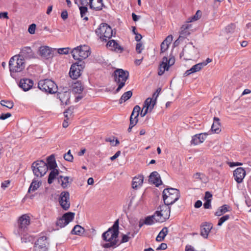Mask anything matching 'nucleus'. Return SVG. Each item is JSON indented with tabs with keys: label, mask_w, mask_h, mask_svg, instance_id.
I'll use <instances>...</instances> for the list:
<instances>
[{
	"label": "nucleus",
	"mask_w": 251,
	"mask_h": 251,
	"mask_svg": "<svg viewBox=\"0 0 251 251\" xmlns=\"http://www.w3.org/2000/svg\"><path fill=\"white\" fill-rule=\"evenodd\" d=\"M180 198L179 191L175 188L165 189L163 191V199L165 204L172 205Z\"/></svg>",
	"instance_id": "nucleus-5"
},
{
	"label": "nucleus",
	"mask_w": 251,
	"mask_h": 251,
	"mask_svg": "<svg viewBox=\"0 0 251 251\" xmlns=\"http://www.w3.org/2000/svg\"><path fill=\"white\" fill-rule=\"evenodd\" d=\"M58 201L64 210H68L70 207V193L68 191L62 192L59 195Z\"/></svg>",
	"instance_id": "nucleus-12"
},
{
	"label": "nucleus",
	"mask_w": 251,
	"mask_h": 251,
	"mask_svg": "<svg viewBox=\"0 0 251 251\" xmlns=\"http://www.w3.org/2000/svg\"><path fill=\"white\" fill-rule=\"evenodd\" d=\"M69 179L70 177L68 176H59L58 177V182L61 183V185L63 188H67L68 186L70 183Z\"/></svg>",
	"instance_id": "nucleus-32"
},
{
	"label": "nucleus",
	"mask_w": 251,
	"mask_h": 251,
	"mask_svg": "<svg viewBox=\"0 0 251 251\" xmlns=\"http://www.w3.org/2000/svg\"><path fill=\"white\" fill-rule=\"evenodd\" d=\"M40 53L43 57L49 58L51 55V50L47 46L41 47L39 50Z\"/></svg>",
	"instance_id": "nucleus-31"
},
{
	"label": "nucleus",
	"mask_w": 251,
	"mask_h": 251,
	"mask_svg": "<svg viewBox=\"0 0 251 251\" xmlns=\"http://www.w3.org/2000/svg\"><path fill=\"white\" fill-rule=\"evenodd\" d=\"M83 89V86L80 81H77L72 84V91L75 93L80 94Z\"/></svg>",
	"instance_id": "nucleus-29"
},
{
	"label": "nucleus",
	"mask_w": 251,
	"mask_h": 251,
	"mask_svg": "<svg viewBox=\"0 0 251 251\" xmlns=\"http://www.w3.org/2000/svg\"><path fill=\"white\" fill-rule=\"evenodd\" d=\"M78 5L79 6L80 10L81 17L83 18L84 20L88 21V18L86 16V14L88 13V8L87 6L82 5L81 6H80L79 5Z\"/></svg>",
	"instance_id": "nucleus-37"
},
{
	"label": "nucleus",
	"mask_w": 251,
	"mask_h": 251,
	"mask_svg": "<svg viewBox=\"0 0 251 251\" xmlns=\"http://www.w3.org/2000/svg\"><path fill=\"white\" fill-rule=\"evenodd\" d=\"M72 113V112L71 110L70 109H68L64 112V116L67 120L69 119V116H71Z\"/></svg>",
	"instance_id": "nucleus-60"
},
{
	"label": "nucleus",
	"mask_w": 251,
	"mask_h": 251,
	"mask_svg": "<svg viewBox=\"0 0 251 251\" xmlns=\"http://www.w3.org/2000/svg\"><path fill=\"white\" fill-rule=\"evenodd\" d=\"M40 184L39 182H37L36 180L33 179L28 190V192L30 193L31 191H35L40 187Z\"/></svg>",
	"instance_id": "nucleus-40"
},
{
	"label": "nucleus",
	"mask_w": 251,
	"mask_h": 251,
	"mask_svg": "<svg viewBox=\"0 0 251 251\" xmlns=\"http://www.w3.org/2000/svg\"><path fill=\"white\" fill-rule=\"evenodd\" d=\"M168 58L166 57L163 58L162 63L160 65L159 67V71L158 74L159 75H162L165 71H168L169 69V66L167 64Z\"/></svg>",
	"instance_id": "nucleus-25"
},
{
	"label": "nucleus",
	"mask_w": 251,
	"mask_h": 251,
	"mask_svg": "<svg viewBox=\"0 0 251 251\" xmlns=\"http://www.w3.org/2000/svg\"><path fill=\"white\" fill-rule=\"evenodd\" d=\"M61 17L64 20H66L68 18V12L66 10H64L61 12Z\"/></svg>",
	"instance_id": "nucleus-62"
},
{
	"label": "nucleus",
	"mask_w": 251,
	"mask_h": 251,
	"mask_svg": "<svg viewBox=\"0 0 251 251\" xmlns=\"http://www.w3.org/2000/svg\"><path fill=\"white\" fill-rule=\"evenodd\" d=\"M119 219H117L113 225L102 234V239L107 242L102 245L104 248H116L118 245V237L119 233Z\"/></svg>",
	"instance_id": "nucleus-1"
},
{
	"label": "nucleus",
	"mask_w": 251,
	"mask_h": 251,
	"mask_svg": "<svg viewBox=\"0 0 251 251\" xmlns=\"http://www.w3.org/2000/svg\"><path fill=\"white\" fill-rule=\"evenodd\" d=\"M149 180L155 184L157 187H158L162 184V181L161 180L160 175L156 171L153 172L151 174Z\"/></svg>",
	"instance_id": "nucleus-19"
},
{
	"label": "nucleus",
	"mask_w": 251,
	"mask_h": 251,
	"mask_svg": "<svg viewBox=\"0 0 251 251\" xmlns=\"http://www.w3.org/2000/svg\"><path fill=\"white\" fill-rule=\"evenodd\" d=\"M175 62V59L174 57H171L168 60L167 64L169 67L174 65Z\"/></svg>",
	"instance_id": "nucleus-59"
},
{
	"label": "nucleus",
	"mask_w": 251,
	"mask_h": 251,
	"mask_svg": "<svg viewBox=\"0 0 251 251\" xmlns=\"http://www.w3.org/2000/svg\"><path fill=\"white\" fill-rule=\"evenodd\" d=\"M235 29V25L234 24H230L226 27V31L227 33H233Z\"/></svg>",
	"instance_id": "nucleus-45"
},
{
	"label": "nucleus",
	"mask_w": 251,
	"mask_h": 251,
	"mask_svg": "<svg viewBox=\"0 0 251 251\" xmlns=\"http://www.w3.org/2000/svg\"><path fill=\"white\" fill-rule=\"evenodd\" d=\"M161 52H165L169 47V45L166 44V43H164V42H162L161 44Z\"/></svg>",
	"instance_id": "nucleus-55"
},
{
	"label": "nucleus",
	"mask_w": 251,
	"mask_h": 251,
	"mask_svg": "<svg viewBox=\"0 0 251 251\" xmlns=\"http://www.w3.org/2000/svg\"><path fill=\"white\" fill-rule=\"evenodd\" d=\"M167 248V245L166 243H161L159 246V247H158L157 248H156V250L157 251H159V250H165Z\"/></svg>",
	"instance_id": "nucleus-58"
},
{
	"label": "nucleus",
	"mask_w": 251,
	"mask_h": 251,
	"mask_svg": "<svg viewBox=\"0 0 251 251\" xmlns=\"http://www.w3.org/2000/svg\"><path fill=\"white\" fill-rule=\"evenodd\" d=\"M143 50V44L141 43H138L136 46V50L138 53H140Z\"/></svg>",
	"instance_id": "nucleus-53"
},
{
	"label": "nucleus",
	"mask_w": 251,
	"mask_h": 251,
	"mask_svg": "<svg viewBox=\"0 0 251 251\" xmlns=\"http://www.w3.org/2000/svg\"><path fill=\"white\" fill-rule=\"evenodd\" d=\"M121 154V151H117L116 153L112 156H111L110 157V160H112V161H113L115 159H116L119 156V155H120Z\"/></svg>",
	"instance_id": "nucleus-63"
},
{
	"label": "nucleus",
	"mask_w": 251,
	"mask_h": 251,
	"mask_svg": "<svg viewBox=\"0 0 251 251\" xmlns=\"http://www.w3.org/2000/svg\"><path fill=\"white\" fill-rule=\"evenodd\" d=\"M34 251H48V247L46 246L44 247L34 246Z\"/></svg>",
	"instance_id": "nucleus-52"
},
{
	"label": "nucleus",
	"mask_w": 251,
	"mask_h": 251,
	"mask_svg": "<svg viewBox=\"0 0 251 251\" xmlns=\"http://www.w3.org/2000/svg\"><path fill=\"white\" fill-rule=\"evenodd\" d=\"M33 85V81L29 78H22L20 80L19 86L24 91L29 90Z\"/></svg>",
	"instance_id": "nucleus-17"
},
{
	"label": "nucleus",
	"mask_w": 251,
	"mask_h": 251,
	"mask_svg": "<svg viewBox=\"0 0 251 251\" xmlns=\"http://www.w3.org/2000/svg\"><path fill=\"white\" fill-rule=\"evenodd\" d=\"M132 95V92L131 91H128L124 93L119 100V103L121 104L123 102L128 100L131 97Z\"/></svg>",
	"instance_id": "nucleus-38"
},
{
	"label": "nucleus",
	"mask_w": 251,
	"mask_h": 251,
	"mask_svg": "<svg viewBox=\"0 0 251 251\" xmlns=\"http://www.w3.org/2000/svg\"><path fill=\"white\" fill-rule=\"evenodd\" d=\"M11 116L10 113H1V120H5Z\"/></svg>",
	"instance_id": "nucleus-61"
},
{
	"label": "nucleus",
	"mask_w": 251,
	"mask_h": 251,
	"mask_svg": "<svg viewBox=\"0 0 251 251\" xmlns=\"http://www.w3.org/2000/svg\"><path fill=\"white\" fill-rule=\"evenodd\" d=\"M201 15V12L200 10H198L195 15H194L190 20V22L197 21L200 18Z\"/></svg>",
	"instance_id": "nucleus-47"
},
{
	"label": "nucleus",
	"mask_w": 251,
	"mask_h": 251,
	"mask_svg": "<svg viewBox=\"0 0 251 251\" xmlns=\"http://www.w3.org/2000/svg\"><path fill=\"white\" fill-rule=\"evenodd\" d=\"M229 208V207L228 205L225 204L218 208L217 211L215 213V215L217 216H220L226 212L228 211Z\"/></svg>",
	"instance_id": "nucleus-35"
},
{
	"label": "nucleus",
	"mask_w": 251,
	"mask_h": 251,
	"mask_svg": "<svg viewBox=\"0 0 251 251\" xmlns=\"http://www.w3.org/2000/svg\"><path fill=\"white\" fill-rule=\"evenodd\" d=\"M172 40L173 36L172 35H170L166 38V39L163 41V42L166 43V44L169 46V45L171 43Z\"/></svg>",
	"instance_id": "nucleus-54"
},
{
	"label": "nucleus",
	"mask_w": 251,
	"mask_h": 251,
	"mask_svg": "<svg viewBox=\"0 0 251 251\" xmlns=\"http://www.w3.org/2000/svg\"><path fill=\"white\" fill-rule=\"evenodd\" d=\"M155 104V100H153V98H148L144 101L143 109H147L149 112H151Z\"/></svg>",
	"instance_id": "nucleus-23"
},
{
	"label": "nucleus",
	"mask_w": 251,
	"mask_h": 251,
	"mask_svg": "<svg viewBox=\"0 0 251 251\" xmlns=\"http://www.w3.org/2000/svg\"><path fill=\"white\" fill-rule=\"evenodd\" d=\"M212 226L210 223H205L201 226V235L204 238H207Z\"/></svg>",
	"instance_id": "nucleus-21"
},
{
	"label": "nucleus",
	"mask_w": 251,
	"mask_h": 251,
	"mask_svg": "<svg viewBox=\"0 0 251 251\" xmlns=\"http://www.w3.org/2000/svg\"><path fill=\"white\" fill-rule=\"evenodd\" d=\"M140 110L141 108L139 105L135 106L133 108L130 117H134V119H136V118H138Z\"/></svg>",
	"instance_id": "nucleus-41"
},
{
	"label": "nucleus",
	"mask_w": 251,
	"mask_h": 251,
	"mask_svg": "<svg viewBox=\"0 0 251 251\" xmlns=\"http://www.w3.org/2000/svg\"><path fill=\"white\" fill-rule=\"evenodd\" d=\"M30 220V217L27 215H23L19 218L18 227L14 230V234L18 237H21L22 242L26 243L30 241V237L27 234Z\"/></svg>",
	"instance_id": "nucleus-2"
},
{
	"label": "nucleus",
	"mask_w": 251,
	"mask_h": 251,
	"mask_svg": "<svg viewBox=\"0 0 251 251\" xmlns=\"http://www.w3.org/2000/svg\"><path fill=\"white\" fill-rule=\"evenodd\" d=\"M134 234H131L130 232L127 233V234H124L123 235L122 239L121 241V243H124L127 242L129 241V239L131 237H133Z\"/></svg>",
	"instance_id": "nucleus-44"
},
{
	"label": "nucleus",
	"mask_w": 251,
	"mask_h": 251,
	"mask_svg": "<svg viewBox=\"0 0 251 251\" xmlns=\"http://www.w3.org/2000/svg\"><path fill=\"white\" fill-rule=\"evenodd\" d=\"M203 207L205 209H209L211 207V200H207L203 204Z\"/></svg>",
	"instance_id": "nucleus-57"
},
{
	"label": "nucleus",
	"mask_w": 251,
	"mask_h": 251,
	"mask_svg": "<svg viewBox=\"0 0 251 251\" xmlns=\"http://www.w3.org/2000/svg\"><path fill=\"white\" fill-rule=\"evenodd\" d=\"M229 219V215H226L220 218L218 223V226H221L222 224Z\"/></svg>",
	"instance_id": "nucleus-46"
},
{
	"label": "nucleus",
	"mask_w": 251,
	"mask_h": 251,
	"mask_svg": "<svg viewBox=\"0 0 251 251\" xmlns=\"http://www.w3.org/2000/svg\"><path fill=\"white\" fill-rule=\"evenodd\" d=\"M20 57L25 59L33 58L35 57V54L30 47H24L21 49L19 54H17Z\"/></svg>",
	"instance_id": "nucleus-14"
},
{
	"label": "nucleus",
	"mask_w": 251,
	"mask_h": 251,
	"mask_svg": "<svg viewBox=\"0 0 251 251\" xmlns=\"http://www.w3.org/2000/svg\"><path fill=\"white\" fill-rule=\"evenodd\" d=\"M57 98L60 100L62 104L67 105L70 102V93L68 91L58 92Z\"/></svg>",
	"instance_id": "nucleus-18"
},
{
	"label": "nucleus",
	"mask_w": 251,
	"mask_h": 251,
	"mask_svg": "<svg viewBox=\"0 0 251 251\" xmlns=\"http://www.w3.org/2000/svg\"><path fill=\"white\" fill-rule=\"evenodd\" d=\"M193 177L195 179L201 180L202 181H204L206 180L205 176L203 174L200 173H195L193 176Z\"/></svg>",
	"instance_id": "nucleus-43"
},
{
	"label": "nucleus",
	"mask_w": 251,
	"mask_h": 251,
	"mask_svg": "<svg viewBox=\"0 0 251 251\" xmlns=\"http://www.w3.org/2000/svg\"><path fill=\"white\" fill-rule=\"evenodd\" d=\"M84 228L82 226L79 225H76L71 231V233L75 235H81L84 233Z\"/></svg>",
	"instance_id": "nucleus-34"
},
{
	"label": "nucleus",
	"mask_w": 251,
	"mask_h": 251,
	"mask_svg": "<svg viewBox=\"0 0 251 251\" xmlns=\"http://www.w3.org/2000/svg\"><path fill=\"white\" fill-rule=\"evenodd\" d=\"M46 165L48 170L56 169L57 164L53 155H51L47 158Z\"/></svg>",
	"instance_id": "nucleus-24"
},
{
	"label": "nucleus",
	"mask_w": 251,
	"mask_h": 251,
	"mask_svg": "<svg viewBox=\"0 0 251 251\" xmlns=\"http://www.w3.org/2000/svg\"><path fill=\"white\" fill-rule=\"evenodd\" d=\"M206 136L207 134L206 133H200L194 135L192 137V139L191 141V144L197 145L202 143L205 140Z\"/></svg>",
	"instance_id": "nucleus-20"
},
{
	"label": "nucleus",
	"mask_w": 251,
	"mask_h": 251,
	"mask_svg": "<svg viewBox=\"0 0 251 251\" xmlns=\"http://www.w3.org/2000/svg\"><path fill=\"white\" fill-rule=\"evenodd\" d=\"M64 158L65 160L69 162H72L74 159L73 155H69V154H64Z\"/></svg>",
	"instance_id": "nucleus-56"
},
{
	"label": "nucleus",
	"mask_w": 251,
	"mask_h": 251,
	"mask_svg": "<svg viewBox=\"0 0 251 251\" xmlns=\"http://www.w3.org/2000/svg\"><path fill=\"white\" fill-rule=\"evenodd\" d=\"M51 171L49 174L48 182L50 184L53 182V180L59 174V171L57 169L50 170Z\"/></svg>",
	"instance_id": "nucleus-33"
},
{
	"label": "nucleus",
	"mask_w": 251,
	"mask_h": 251,
	"mask_svg": "<svg viewBox=\"0 0 251 251\" xmlns=\"http://www.w3.org/2000/svg\"><path fill=\"white\" fill-rule=\"evenodd\" d=\"M33 172L37 177H41L44 176L48 171L46 162L43 160H38L32 164Z\"/></svg>",
	"instance_id": "nucleus-10"
},
{
	"label": "nucleus",
	"mask_w": 251,
	"mask_h": 251,
	"mask_svg": "<svg viewBox=\"0 0 251 251\" xmlns=\"http://www.w3.org/2000/svg\"><path fill=\"white\" fill-rule=\"evenodd\" d=\"M170 205L165 204L160 205L154 213L156 216V222L162 223L168 219L170 215L171 208Z\"/></svg>",
	"instance_id": "nucleus-9"
},
{
	"label": "nucleus",
	"mask_w": 251,
	"mask_h": 251,
	"mask_svg": "<svg viewBox=\"0 0 251 251\" xmlns=\"http://www.w3.org/2000/svg\"><path fill=\"white\" fill-rule=\"evenodd\" d=\"M156 216H155V213L152 216H149L147 217L145 220L144 223L147 225H151L156 222Z\"/></svg>",
	"instance_id": "nucleus-36"
},
{
	"label": "nucleus",
	"mask_w": 251,
	"mask_h": 251,
	"mask_svg": "<svg viewBox=\"0 0 251 251\" xmlns=\"http://www.w3.org/2000/svg\"><path fill=\"white\" fill-rule=\"evenodd\" d=\"M246 174L245 170L241 167L237 168L233 172L234 179L238 183L242 182Z\"/></svg>",
	"instance_id": "nucleus-16"
},
{
	"label": "nucleus",
	"mask_w": 251,
	"mask_h": 251,
	"mask_svg": "<svg viewBox=\"0 0 251 251\" xmlns=\"http://www.w3.org/2000/svg\"><path fill=\"white\" fill-rule=\"evenodd\" d=\"M71 53L74 59L78 60L79 63L83 62V60L88 57L90 55L88 48L85 46H80L75 48L72 50Z\"/></svg>",
	"instance_id": "nucleus-8"
},
{
	"label": "nucleus",
	"mask_w": 251,
	"mask_h": 251,
	"mask_svg": "<svg viewBox=\"0 0 251 251\" xmlns=\"http://www.w3.org/2000/svg\"><path fill=\"white\" fill-rule=\"evenodd\" d=\"M75 215V213L72 212L65 213L61 218L57 220L56 226L60 228L65 226L70 222L73 220Z\"/></svg>",
	"instance_id": "nucleus-13"
},
{
	"label": "nucleus",
	"mask_w": 251,
	"mask_h": 251,
	"mask_svg": "<svg viewBox=\"0 0 251 251\" xmlns=\"http://www.w3.org/2000/svg\"><path fill=\"white\" fill-rule=\"evenodd\" d=\"M106 47L110 50L118 53H121L124 51V48L114 40H110L108 41Z\"/></svg>",
	"instance_id": "nucleus-15"
},
{
	"label": "nucleus",
	"mask_w": 251,
	"mask_h": 251,
	"mask_svg": "<svg viewBox=\"0 0 251 251\" xmlns=\"http://www.w3.org/2000/svg\"><path fill=\"white\" fill-rule=\"evenodd\" d=\"M212 197V195L209 192H206L205 194V197L204 199L207 201V200H211L210 198H211Z\"/></svg>",
	"instance_id": "nucleus-64"
},
{
	"label": "nucleus",
	"mask_w": 251,
	"mask_h": 251,
	"mask_svg": "<svg viewBox=\"0 0 251 251\" xmlns=\"http://www.w3.org/2000/svg\"><path fill=\"white\" fill-rule=\"evenodd\" d=\"M95 33L102 42H107L115 34L111 26L106 23L100 24L95 30Z\"/></svg>",
	"instance_id": "nucleus-3"
},
{
	"label": "nucleus",
	"mask_w": 251,
	"mask_h": 251,
	"mask_svg": "<svg viewBox=\"0 0 251 251\" xmlns=\"http://www.w3.org/2000/svg\"><path fill=\"white\" fill-rule=\"evenodd\" d=\"M10 183L11 181L10 180L4 181L3 182L1 183V188L5 190L6 188H8L9 186Z\"/></svg>",
	"instance_id": "nucleus-51"
},
{
	"label": "nucleus",
	"mask_w": 251,
	"mask_h": 251,
	"mask_svg": "<svg viewBox=\"0 0 251 251\" xmlns=\"http://www.w3.org/2000/svg\"><path fill=\"white\" fill-rule=\"evenodd\" d=\"M191 27V25L185 24L182 25L180 28V35L179 38L181 37L185 38L190 34L188 29Z\"/></svg>",
	"instance_id": "nucleus-27"
},
{
	"label": "nucleus",
	"mask_w": 251,
	"mask_h": 251,
	"mask_svg": "<svg viewBox=\"0 0 251 251\" xmlns=\"http://www.w3.org/2000/svg\"><path fill=\"white\" fill-rule=\"evenodd\" d=\"M13 106V103L10 101L1 100V111L4 110L5 108L11 109Z\"/></svg>",
	"instance_id": "nucleus-39"
},
{
	"label": "nucleus",
	"mask_w": 251,
	"mask_h": 251,
	"mask_svg": "<svg viewBox=\"0 0 251 251\" xmlns=\"http://www.w3.org/2000/svg\"><path fill=\"white\" fill-rule=\"evenodd\" d=\"M36 27V25L35 24H32L31 25H30L28 29V31L29 32V33L31 34H34Z\"/></svg>",
	"instance_id": "nucleus-50"
},
{
	"label": "nucleus",
	"mask_w": 251,
	"mask_h": 251,
	"mask_svg": "<svg viewBox=\"0 0 251 251\" xmlns=\"http://www.w3.org/2000/svg\"><path fill=\"white\" fill-rule=\"evenodd\" d=\"M168 233V229L167 227H164L159 232V234L162 238H165V236Z\"/></svg>",
	"instance_id": "nucleus-48"
},
{
	"label": "nucleus",
	"mask_w": 251,
	"mask_h": 251,
	"mask_svg": "<svg viewBox=\"0 0 251 251\" xmlns=\"http://www.w3.org/2000/svg\"><path fill=\"white\" fill-rule=\"evenodd\" d=\"M113 76L114 81L118 84L116 90V92L118 93L125 86L129 76V72L122 69H117L114 72Z\"/></svg>",
	"instance_id": "nucleus-6"
},
{
	"label": "nucleus",
	"mask_w": 251,
	"mask_h": 251,
	"mask_svg": "<svg viewBox=\"0 0 251 251\" xmlns=\"http://www.w3.org/2000/svg\"><path fill=\"white\" fill-rule=\"evenodd\" d=\"M25 66V61L17 54L12 56L9 61V68L11 75L14 73L22 72Z\"/></svg>",
	"instance_id": "nucleus-4"
},
{
	"label": "nucleus",
	"mask_w": 251,
	"mask_h": 251,
	"mask_svg": "<svg viewBox=\"0 0 251 251\" xmlns=\"http://www.w3.org/2000/svg\"><path fill=\"white\" fill-rule=\"evenodd\" d=\"M70 50V48H60L58 49V52L61 54H67L68 53Z\"/></svg>",
	"instance_id": "nucleus-49"
},
{
	"label": "nucleus",
	"mask_w": 251,
	"mask_h": 251,
	"mask_svg": "<svg viewBox=\"0 0 251 251\" xmlns=\"http://www.w3.org/2000/svg\"><path fill=\"white\" fill-rule=\"evenodd\" d=\"M44 246H46L47 247H49L47 237L45 236H41L37 240L34 246L44 247Z\"/></svg>",
	"instance_id": "nucleus-30"
},
{
	"label": "nucleus",
	"mask_w": 251,
	"mask_h": 251,
	"mask_svg": "<svg viewBox=\"0 0 251 251\" xmlns=\"http://www.w3.org/2000/svg\"><path fill=\"white\" fill-rule=\"evenodd\" d=\"M89 2L90 8L96 10H101L104 6L102 0H90Z\"/></svg>",
	"instance_id": "nucleus-22"
},
{
	"label": "nucleus",
	"mask_w": 251,
	"mask_h": 251,
	"mask_svg": "<svg viewBox=\"0 0 251 251\" xmlns=\"http://www.w3.org/2000/svg\"><path fill=\"white\" fill-rule=\"evenodd\" d=\"M144 177L143 176H138L133 178L132 183L133 188H137L143 184Z\"/></svg>",
	"instance_id": "nucleus-28"
},
{
	"label": "nucleus",
	"mask_w": 251,
	"mask_h": 251,
	"mask_svg": "<svg viewBox=\"0 0 251 251\" xmlns=\"http://www.w3.org/2000/svg\"><path fill=\"white\" fill-rule=\"evenodd\" d=\"M221 125L219 118L215 117L214 118V122L211 126V130L215 133H219L221 131Z\"/></svg>",
	"instance_id": "nucleus-26"
},
{
	"label": "nucleus",
	"mask_w": 251,
	"mask_h": 251,
	"mask_svg": "<svg viewBox=\"0 0 251 251\" xmlns=\"http://www.w3.org/2000/svg\"><path fill=\"white\" fill-rule=\"evenodd\" d=\"M38 88L46 93L54 94L57 91V86L54 81L49 79L41 80L38 83Z\"/></svg>",
	"instance_id": "nucleus-7"
},
{
	"label": "nucleus",
	"mask_w": 251,
	"mask_h": 251,
	"mask_svg": "<svg viewBox=\"0 0 251 251\" xmlns=\"http://www.w3.org/2000/svg\"><path fill=\"white\" fill-rule=\"evenodd\" d=\"M203 66L202 65L201 63H199L194 65L191 69L190 71H192L193 73H196L197 72L200 71L202 68Z\"/></svg>",
	"instance_id": "nucleus-42"
},
{
	"label": "nucleus",
	"mask_w": 251,
	"mask_h": 251,
	"mask_svg": "<svg viewBox=\"0 0 251 251\" xmlns=\"http://www.w3.org/2000/svg\"><path fill=\"white\" fill-rule=\"evenodd\" d=\"M85 67V63L84 62H80V63L76 62L72 65L70 72V76L73 79H76L79 77L81 74V72Z\"/></svg>",
	"instance_id": "nucleus-11"
}]
</instances>
